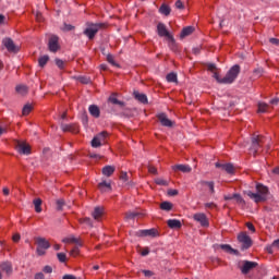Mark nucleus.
<instances>
[{
  "label": "nucleus",
  "instance_id": "53",
  "mask_svg": "<svg viewBox=\"0 0 279 279\" xmlns=\"http://www.w3.org/2000/svg\"><path fill=\"white\" fill-rule=\"evenodd\" d=\"M82 223H86V226H89L90 228H93V220H90V218H84L82 220Z\"/></svg>",
  "mask_w": 279,
  "mask_h": 279
},
{
  "label": "nucleus",
  "instance_id": "47",
  "mask_svg": "<svg viewBox=\"0 0 279 279\" xmlns=\"http://www.w3.org/2000/svg\"><path fill=\"white\" fill-rule=\"evenodd\" d=\"M233 199H235L238 204H245V199H243L241 194H233Z\"/></svg>",
  "mask_w": 279,
  "mask_h": 279
},
{
  "label": "nucleus",
  "instance_id": "56",
  "mask_svg": "<svg viewBox=\"0 0 279 279\" xmlns=\"http://www.w3.org/2000/svg\"><path fill=\"white\" fill-rule=\"evenodd\" d=\"M246 228L251 231V232H256V228L254 227V225L252 222H246Z\"/></svg>",
  "mask_w": 279,
  "mask_h": 279
},
{
  "label": "nucleus",
  "instance_id": "24",
  "mask_svg": "<svg viewBox=\"0 0 279 279\" xmlns=\"http://www.w3.org/2000/svg\"><path fill=\"white\" fill-rule=\"evenodd\" d=\"M5 271L7 276H10L12 274V264L9 262L0 264V272Z\"/></svg>",
  "mask_w": 279,
  "mask_h": 279
},
{
  "label": "nucleus",
  "instance_id": "64",
  "mask_svg": "<svg viewBox=\"0 0 279 279\" xmlns=\"http://www.w3.org/2000/svg\"><path fill=\"white\" fill-rule=\"evenodd\" d=\"M62 279H77V277L73 275H64Z\"/></svg>",
  "mask_w": 279,
  "mask_h": 279
},
{
  "label": "nucleus",
  "instance_id": "38",
  "mask_svg": "<svg viewBox=\"0 0 279 279\" xmlns=\"http://www.w3.org/2000/svg\"><path fill=\"white\" fill-rule=\"evenodd\" d=\"M141 216V213L137 211H128L125 214V219H136V217Z\"/></svg>",
  "mask_w": 279,
  "mask_h": 279
},
{
  "label": "nucleus",
  "instance_id": "13",
  "mask_svg": "<svg viewBox=\"0 0 279 279\" xmlns=\"http://www.w3.org/2000/svg\"><path fill=\"white\" fill-rule=\"evenodd\" d=\"M106 136H108L107 132H101L98 135H96L93 140H92V147H101V143H104V138H106Z\"/></svg>",
  "mask_w": 279,
  "mask_h": 279
},
{
  "label": "nucleus",
  "instance_id": "41",
  "mask_svg": "<svg viewBox=\"0 0 279 279\" xmlns=\"http://www.w3.org/2000/svg\"><path fill=\"white\" fill-rule=\"evenodd\" d=\"M268 108H269V105H267L265 102L258 104V112H267Z\"/></svg>",
  "mask_w": 279,
  "mask_h": 279
},
{
  "label": "nucleus",
  "instance_id": "35",
  "mask_svg": "<svg viewBox=\"0 0 279 279\" xmlns=\"http://www.w3.org/2000/svg\"><path fill=\"white\" fill-rule=\"evenodd\" d=\"M160 208L161 210H172L173 209V204H171L170 202H163L160 204Z\"/></svg>",
  "mask_w": 279,
  "mask_h": 279
},
{
  "label": "nucleus",
  "instance_id": "11",
  "mask_svg": "<svg viewBox=\"0 0 279 279\" xmlns=\"http://www.w3.org/2000/svg\"><path fill=\"white\" fill-rule=\"evenodd\" d=\"M256 267H258V263L244 260L240 269L244 276H247V274L252 271V269H256Z\"/></svg>",
  "mask_w": 279,
  "mask_h": 279
},
{
  "label": "nucleus",
  "instance_id": "59",
  "mask_svg": "<svg viewBox=\"0 0 279 279\" xmlns=\"http://www.w3.org/2000/svg\"><path fill=\"white\" fill-rule=\"evenodd\" d=\"M120 180H122V182H128V172H121Z\"/></svg>",
  "mask_w": 279,
  "mask_h": 279
},
{
  "label": "nucleus",
  "instance_id": "12",
  "mask_svg": "<svg viewBox=\"0 0 279 279\" xmlns=\"http://www.w3.org/2000/svg\"><path fill=\"white\" fill-rule=\"evenodd\" d=\"M157 119L163 128H173L174 125V122L169 120L165 112L158 113Z\"/></svg>",
  "mask_w": 279,
  "mask_h": 279
},
{
  "label": "nucleus",
  "instance_id": "5",
  "mask_svg": "<svg viewBox=\"0 0 279 279\" xmlns=\"http://www.w3.org/2000/svg\"><path fill=\"white\" fill-rule=\"evenodd\" d=\"M36 244H37L38 256H45L46 250H49V247H51V244L45 238H37Z\"/></svg>",
  "mask_w": 279,
  "mask_h": 279
},
{
  "label": "nucleus",
  "instance_id": "40",
  "mask_svg": "<svg viewBox=\"0 0 279 279\" xmlns=\"http://www.w3.org/2000/svg\"><path fill=\"white\" fill-rule=\"evenodd\" d=\"M265 70L263 68H257L253 71L254 77H263Z\"/></svg>",
  "mask_w": 279,
  "mask_h": 279
},
{
  "label": "nucleus",
  "instance_id": "62",
  "mask_svg": "<svg viewBox=\"0 0 279 279\" xmlns=\"http://www.w3.org/2000/svg\"><path fill=\"white\" fill-rule=\"evenodd\" d=\"M141 255H142V256H148V255H149V248H148V247L144 248V250L142 251Z\"/></svg>",
  "mask_w": 279,
  "mask_h": 279
},
{
  "label": "nucleus",
  "instance_id": "25",
  "mask_svg": "<svg viewBox=\"0 0 279 279\" xmlns=\"http://www.w3.org/2000/svg\"><path fill=\"white\" fill-rule=\"evenodd\" d=\"M98 189L101 191V193H106L108 191H112V185L106 181H102L98 184Z\"/></svg>",
  "mask_w": 279,
  "mask_h": 279
},
{
  "label": "nucleus",
  "instance_id": "29",
  "mask_svg": "<svg viewBox=\"0 0 279 279\" xmlns=\"http://www.w3.org/2000/svg\"><path fill=\"white\" fill-rule=\"evenodd\" d=\"M15 90L17 95H22V96H25L27 95V93H29V88L26 85H17L15 87Z\"/></svg>",
  "mask_w": 279,
  "mask_h": 279
},
{
  "label": "nucleus",
  "instance_id": "26",
  "mask_svg": "<svg viewBox=\"0 0 279 279\" xmlns=\"http://www.w3.org/2000/svg\"><path fill=\"white\" fill-rule=\"evenodd\" d=\"M159 14H162L163 16H169L171 14V7L169 4H161L159 8Z\"/></svg>",
  "mask_w": 279,
  "mask_h": 279
},
{
  "label": "nucleus",
  "instance_id": "51",
  "mask_svg": "<svg viewBox=\"0 0 279 279\" xmlns=\"http://www.w3.org/2000/svg\"><path fill=\"white\" fill-rule=\"evenodd\" d=\"M54 62L59 69H64V62L62 59H56Z\"/></svg>",
  "mask_w": 279,
  "mask_h": 279
},
{
  "label": "nucleus",
  "instance_id": "16",
  "mask_svg": "<svg viewBox=\"0 0 279 279\" xmlns=\"http://www.w3.org/2000/svg\"><path fill=\"white\" fill-rule=\"evenodd\" d=\"M216 168L222 169V171H226L227 173H234V166L232 163L216 162Z\"/></svg>",
  "mask_w": 279,
  "mask_h": 279
},
{
  "label": "nucleus",
  "instance_id": "63",
  "mask_svg": "<svg viewBox=\"0 0 279 279\" xmlns=\"http://www.w3.org/2000/svg\"><path fill=\"white\" fill-rule=\"evenodd\" d=\"M35 279H45V275L43 272H37Z\"/></svg>",
  "mask_w": 279,
  "mask_h": 279
},
{
  "label": "nucleus",
  "instance_id": "3",
  "mask_svg": "<svg viewBox=\"0 0 279 279\" xmlns=\"http://www.w3.org/2000/svg\"><path fill=\"white\" fill-rule=\"evenodd\" d=\"M265 145V137L263 135H254L251 140L250 151L253 156H257L258 149Z\"/></svg>",
  "mask_w": 279,
  "mask_h": 279
},
{
  "label": "nucleus",
  "instance_id": "14",
  "mask_svg": "<svg viewBox=\"0 0 279 279\" xmlns=\"http://www.w3.org/2000/svg\"><path fill=\"white\" fill-rule=\"evenodd\" d=\"M58 36L56 35H52L50 38H49V41H48V47H49V50L52 52V53H56V51H58V49H60V45L58 44Z\"/></svg>",
  "mask_w": 279,
  "mask_h": 279
},
{
  "label": "nucleus",
  "instance_id": "6",
  "mask_svg": "<svg viewBox=\"0 0 279 279\" xmlns=\"http://www.w3.org/2000/svg\"><path fill=\"white\" fill-rule=\"evenodd\" d=\"M157 32H158V36H160L161 38L166 37L170 40V45H175V39H173V36H171V34H169V31H167V26H165V24L159 23L157 25Z\"/></svg>",
  "mask_w": 279,
  "mask_h": 279
},
{
  "label": "nucleus",
  "instance_id": "60",
  "mask_svg": "<svg viewBox=\"0 0 279 279\" xmlns=\"http://www.w3.org/2000/svg\"><path fill=\"white\" fill-rule=\"evenodd\" d=\"M178 190H169L168 191V195H170V197H175V195H178Z\"/></svg>",
  "mask_w": 279,
  "mask_h": 279
},
{
  "label": "nucleus",
  "instance_id": "49",
  "mask_svg": "<svg viewBox=\"0 0 279 279\" xmlns=\"http://www.w3.org/2000/svg\"><path fill=\"white\" fill-rule=\"evenodd\" d=\"M107 62H109V64H112V66H119L118 63L114 62V57L112 54L107 56Z\"/></svg>",
  "mask_w": 279,
  "mask_h": 279
},
{
  "label": "nucleus",
  "instance_id": "58",
  "mask_svg": "<svg viewBox=\"0 0 279 279\" xmlns=\"http://www.w3.org/2000/svg\"><path fill=\"white\" fill-rule=\"evenodd\" d=\"M43 271L44 274H51L53 271V268H51V266H45Z\"/></svg>",
  "mask_w": 279,
  "mask_h": 279
},
{
  "label": "nucleus",
  "instance_id": "43",
  "mask_svg": "<svg viewBox=\"0 0 279 279\" xmlns=\"http://www.w3.org/2000/svg\"><path fill=\"white\" fill-rule=\"evenodd\" d=\"M77 82H81V84H90V77H88V76H77Z\"/></svg>",
  "mask_w": 279,
  "mask_h": 279
},
{
  "label": "nucleus",
  "instance_id": "15",
  "mask_svg": "<svg viewBox=\"0 0 279 279\" xmlns=\"http://www.w3.org/2000/svg\"><path fill=\"white\" fill-rule=\"evenodd\" d=\"M62 132H71L72 134H77L80 132V126L77 124H61Z\"/></svg>",
  "mask_w": 279,
  "mask_h": 279
},
{
  "label": "nucleus",
  "instance_id": "48",
  "mask_svg": "<svg viewBox=\"0 0 279 279\" xmlns=\"http://www.w3.org/2000/svg\"><path fill=\"white\" fill-rule=\"evenodd\" d=\"M57 258L60 263H66V254L64 253H58Z\"/></svg>",
  "mask_w": 279,
  "mask_h": 279
},
{
  "label": "nucleus",
  "instance_id": "19",
  "mask_svg": "<svg viewBox=\"0 0 279 279\" xmlns=\"http://www.w3.org/2000/svg\"><path fill=\"white\" fill-rule=\"evenodd\" d=\"M266 252L274 254V252H279V239L275 240L271 244L266 245Z\"/></svg>",
  "mask_w": 279,
  "mask_h": 279
},
{
  "label": "nucleus",
  "instance_id": "57",
  "mask_svg": "<svg viewBox=\"0 0 279 279\" xmlns=\"http://www.w3.org/2000/svg\"><path fill=\"white\" fill-rule=\"evenodd\" d=\"M175 8H177L178 10H184V3H182L181 0H178V1L175 2Z\"/></svg>",
  "mask_w": 279,
  "mask_h": 279
},
{
  "label": "nucleus",
  "instance_id": "8",
  "mask_svg": "<svg viewBox=\"0 0 279 279\" xmlns=\"http://www.w3.org/2000/svg\"><path fill=\"white\" fill-rule=\"evenodd\" d=\"M193 219L194 221H196V223H199L202 228H208V226H210V222L208 221V217L204 213L194 214Z\"/></svg>",
  "mask_w": 279,
  "mask_h": 279
},
{
  "label": "nucleus",
  "instance_id": "2",
  "mask_svg": "<svg viewBox=\"0 0 279 279\" xmlns=\"http://www.w3.org/2000/svg\"><path fill=\"white\" fill-rule=\"evenodd\" d=\"M87 27L84 29V36H87L89 40H93L100 29H106V23H87Z\"/></svg>",
  "mask_w": 279,
  "mask_h": 279
},
{
  "label": "nucleus",
  "instance_id": "46",
  "mask_svg": "<svg viewBox=\"0 0 279 279\" xmlns=\"http://www.w3.org/2000/svg\"><path fill=\"white\" fill-rule=\"evenodd\" d=\"M213 78L216 80L218 82V84H223V77L220 78L219 72H217V70L215 72H213Z\"/></svg>",
  "mask_w": 279,
  "mask_h": 279
},
{
  "label": "nucleus",
  "instance_id": "52",
  "mask_svg": "<svg viewBox=\"0 0 279 279\" xmlns=\"http://www.w3.org/2000/svg\"><path fill=\"white\" fill-rule=\"evenodd\" d=\"M148 171L154 175H158V169H156L154 166H148Z\"/></svg>",
  "mask_w": 279,
  "mask_h": 279
},
{
  "label": "nucleus",
  "instance_id": "17",
  "mask_svg": "<svg viewBox=\"0 0 279 279\" xmlns=\"http://www.w3.org/2000/svg\"><path fill=\"white\" fill-rule=\"evenodd\" d=\"M137 236H158V231L156 229L140 230Z\"/></svg>",
  "mask_w": 279,
  "mask_h": 279
},
{
  "label": "nucleus",
  "instance_id": "18",
  "mask_svg": "<svg viewBox=\"0 0 279 279\" xmlns=\"http://www.w3.org/2000/svg\"><path fill=\"white\" fill-rule=\"evenodd\" d=\"M172 171H181V173H191L192 168L189 165H175L172 166Z\"/></svg>",
  "mask_w": 279,
  "mask_h": 279
},
{
  "label": "nucleus",
  "instance_id": "1",
  "mask_svg": "<svg viewBox=\"0 0 279 279\" xmlns=\"http://www.w3.org/2000/svg\"><path fill=\"white\" fill-rule=\"evenodd\" d=\"M256 191L257 193H254L252 191H246L245 195H247L250 199H253L255 204H260V202H267V196L269 195V189L260 183H257Z\"/></svg>",
  "mask_w": 279,
  "mask_h": 279
},
{
  "label": "nucleus",
  "instance_id": "45",
  "mask_svg": "<svg viewBox=\"0 0 279 279\" xmlns=\"http://www.w3.org/2000/svg\"><path fill=\"white\" fill-rule=\"evenodd\" d=\"M61 29L63 32H73V29H75V26L71 25V24H66L64 23L63 26L61 27Z\"/></svg>",
  "mask_w": 279,
  "mask_h": 279
},
{
  "label": "nucleus",
  "instance_id": "55",
  "mask_svg": "<svg viewBox=\"0 0 279 279\" xmlns=\"http://www.w3.org/2000/svg\"><path fill=\"white\" fill-rule=\"evenodd\" d=\"M142 272L146 278H151V276H154V271L151 270H142Z\"/></svg>",
  "mask_w": 279,
  "mask_h": 279
},
{
  "label": "nucleus",
  "instance_id": "50",
  "mask_svg": "<svg viewBox=\"0 0 279 279\" xmlns=\"http://www.w3.org/2000/svg\"><path fill=\"white\" fill-rule=\"evenodd\" d=\"M207 70L210 71L211 73H215V71H217V65L215 63H208Z\"/></svg>",
  "mask_w": 279,
  "mask_h": 279
},
{
  "label": "nucleus",
  "instance_id": "20",
  "mask_svg": "<svg viewBox=\"0 0 279 279\" xmlns=\"http://www.w3.org/2000/svg\"><path fill=\"white\" fill-rule=\"evenodd\" d=\"M167 223L168 228H171V230H180V228H182V222L178 219H169Z\"/></svg>",
  "mask_w": 279,
  "mask_h": 279
},
{
  "label": "nucleus",
  "instance_id": "23",
  "mask_svg": "<svg viewBox=\"0 0 279 279\" xmlns=\"http://www.w3.org/2000/svg\"><path fill=\"white\" fill-rule=\"evenodd\" d=\"M133 96L134 98L140 101V104H148V100H147V95L145 94H141L138 92H133Z\"/></svg>",
  "mask_w": 279,
  "mask_h": 279
},
{
  "label": "nucleus",
  "instance_id": "10",
  "mask_svg": "<svg viewBox=\"0 0 279 279\" xmlns=\"http://www.w3.org/2000/svg\"><path fill=\"white\" fill-rule=\"evenodd\" d=\"M15 148L17 149L19 154H23L24 156H29V154H32V148L28 144H25V142L17 141Z\"/></svg>",
  "mask_w": 279,
  "mask_h": 279
},
{
  "label": "nucleus",
  "instance_id": "27",
  "mask_svg": "<svg viewBox=\"0 0 279 279\" xmlns=\"http://www.w3.org/2000/svg\"><path fill=\"white\" fill-rule=\"evenodd\" d=\"M117 168H114V166H105L102 168V174L106 175V178H110V175H112V173H114Z\"/></svg>",
  "mask_w": 279,
  "mask_h": 279
},
{
  "label": "nucleus",
  "instance_id": "42",
  "mask_svg": "<svg viewBox=\"0 0 279 279\" xmlns=\"http://www.w3.org/2000/svg\"><path fill=\"white\" fill-rule=\"evenodd\" d=\"M155 183L158 184V186H169V182L160 178L156 179Z\"/></svg>",
  "mask_w": 279,
  "mask_h": 279
},
{
  "label": "nucleus",
  "instance_id": "7",
  "mask_svg": "<svg viewBox=\"0 0 279 279\" xmlns=\"http://www.w3.org/2000/svg\"><path fill=\"white\" fill-rule=\"evenodd\" d=\"M238 241H239V243L242 244V250H250V247L252 245V238H250V235H247V233L241 232L238 235Z\"/></svg>",
  "mask_w": 279,
  "mask_h": 279
},
{
  "label": "nucleus",
  "instance_id": "34",
  "mask_svg": "<svg viewBox=\"0 0 279 279\" xmlns=\"http://www.w3.org/2000/svg\"><path fill=\"white\" fill-rule=\"evenodd\" d=\"M166 80H167V82L175 83V82H178V74L171 72V73L167 74Z\"/></svg>",
  "mask_w": 279,
  "mask_h": 279
},
{
  "label": "nucleus",
  "instance_id": "37",
  "mask_svg": "<svg viewBox=\"0 0 279 279\" xmlns=\"http://www.w3.org/2000/svg\"><path fill=\"white\" fill-rule=\"evenodd\" d=\"M109 101H110L111 104H114L116 106H121V107L125 106V102H123V101L117 99L114 96H110V97H109Z\"/></svg>",
  "mask_w": 279,
  "mask_h": 279
},
{
  "label": "nucleus",
  "instance_id": "61",
  "mask_svg": "<svg viewBox=\"0 0 279 279\" xmlns=\"http://www.w3.org/2000/svg\"><path fill=\"white\" fill-rule=\"evenodd\" d=\"M269 43H271V45H276V47H279V39L278 38H270Z\"/></svg>",
  "mask_w": 279,
  "mask_h": 279
},
{
  "label": "nucleus",
  "instance_id": "22",
  "mask_svg": "<svg viewBox=\"0 0 279 279\" xmlns=\"http://www.w3.org/2000/svg\"><path fill=\"white\" fill-rule=\"evenodd\" d=\"M88 110H89V114H92V117H94L95 119H99V117L101 114L99 107H97L96 105H90Z\"/></svg>",
  "mask_w": 279,
  "mask_h": 279
},
{
  "label": "nucleus",
  "instance_id": "4",
  "mask_svg": "<svg viewBox=\"0 0 279 279\" xmlns=\"http://www.w3.org/2000/svg\"><path fill=\"white\" fill-rule=\"evenodd\" d=\"M239 73H241V65H233L223 77L222 84H232L239 77Z\"/></svg>",
  "mask_w": 279,
  "mask_h": 279
},
{
  "label": "nucleus",
  "instance_id": "32",
  "mask_svg": "<svg viewBox=\"0 0 279 279\" xmlns=\"http://www.w3.org/2000/svg\"><path fill=\"white\" fill-rule=\"evenodd\" d=\"M63 243H75L78 247H82V241L75 236L65 238L62 240Z\"/></svg>",
  "mask_w": 279,
  "mask_h": 279
},
{
  "label": "nucleus",
  "instance_id": "30",
  "mask_svg": "<svg viewBox=\"0 0 279 279\" xmlns=\"http://www.w3.org/2000/svg\"><path fill=\"white\" fill-rule=\"evenodd\" d=\"M220 250H223V252H227L228 254H239V251L232 248L230 244H221Z\"/></svg>",
  "mask_w": 279,
  "mask_h": 279
},
{
  "label": "nucleus",
  "instance_id": "36",
  "mask_svg": "<svg viewBox=\"0 0 279 279\" xmlns=\"http://www.w3.org/2000/svg\"><path fill=\"white\" fill-rule=\"evenodd\" d=\"M33 109H34V107L32 105L26 104L22 109V114H24V117H26L27 114H29V112H32Z\"/></svg>",
  "mask_w": 279,
  "mask_h": 279
},
{
  "label": "nucleus",
  "instance_id": "54",
  "mask_svg": "<svg viewBox=\"0 0 279 279\" xmlns=\"http://www.w3.org/2000/svg\"><path fill=\"white\" fill-rule=\"evenodd\" d=\"M71 256H77L80 254V247L75 246L71 252Z\"/></svg>",
  "mask_w": 279,
  "mask_h": 279
},
{
  "label": "nucleus",
  "instance_id": "39",
  "mask_svg": "<svg viewBox=\"0 0 279 279\" xmlns=\"http://www.w3.org/2000/svg\"><path fill=\"white\" fill-rule=\"evenodd\" d=\"M49 62V56H43L38 59L39 66H45Z\"/></svg>",
  "mask_w": 279,
  "mask_h": 279
},
{
  "label": "nucleus",
  "instance_id": "9",
  "mask_svg": "<svg viewBox=\"0 0 279 279\" xmlns=\"http://www.w3.org/2000/svg\"><path fill=\"white\" fill-rule=\"evenodd\" d=\"M2 45H4L5 49L11 53H19V46L14 45V40H12V38L5 37L2 40Z\"/></svg>",
  "mask_w": 279,
  "mask_h": 279
},
{
  "label": "nucleus",
  "instance_id": "21",
  "mask_svg": "<svg viewBox=\"0 0 279 279\" xmlns=\"http://www.w3.org/2000/svg\"><path fill=\"white\" fill-rule=\"evenodd\" d=\"M92 217L99 221L101 217H104V208L102 207H95L94 211L92 213Z\"/></svg>",
  "mask_w": 279,
  "mask_h": 279
},
{
  "label": "nucleus",
  "instance_id": "31",
  "mask_svg": "<svg viewBox=\"0 0 279 279\" xmlns=\"http://www.w3.org/2000/svg\"><path fill=\"white\" fill-rule=\"evenodd\" d=\"M195 31V28H193V26H186L182 29L181 32V38H186V36H191V34H193V32Z\"/></svg>",
  "mask_w": 279,
  "mask_h": 279
},
{
  "label": "nucleus",
  "instance_id": "28",
  "mask_svg": "<svg viewBox=\"0 0 279 279\" xmlns=\"http://www.w3.org/2000/svg\"><path fill=\"white\" fill-rule=\"evenodd\" d=\"M201 186H208L211 195H215V182L213 181H199Z\"/></svg>",
  "mask_w": 279,
  "mask_h": 279
},
{
  "label": "nucleus",
  "instance_id": "33",
  "mask_svg": "<svg viewBox=\"0 0 279 279\" xmlns=\"http://www.w3.org/2000/svg\"><path fill=\"white\" fill-rule=\"evenodd\" d=\"M33 204L35 206V213H43V199L40 198H36L33 201Z\"/></svg>",
  "mask_w": 279,
  "mask_h": 279
},
{
  "label": "nucleus",
  "instance_id": "44",
  "mask_svg": "<svg viewBox=\"0 0 279 279\" xmlns=\"http://www.w3.org/2000/svg\"><path fill=\"white\" fill-rule=\"evenodd\" d=\"M56 204H57V210H62L65 206L64 199L62 198L57 199Z\"/></svg>",
  "mask_w": 279,
  "mask_h": 279
}]
</instances>
